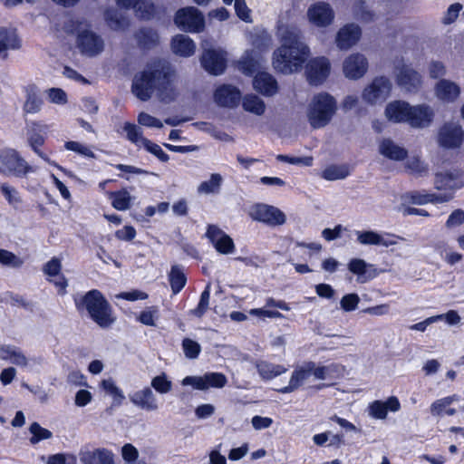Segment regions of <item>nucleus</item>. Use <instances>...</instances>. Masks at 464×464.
<instances>
[{
    "label": "nucleus",
    "mask_w": 464,
    "mask_h": 464,
    "mask_svg": "<svg viewBox=\"0 0 464 464\" xmlns=\"http://www.w3.org/2000/svg\"><path fill=\"white\" fill-rule=\"evenodd\" d=\"M276 36L280 45L273 53L274 69L285 75L301 72L310 57L311 50L303 41L300 30L281 18Z\"/></svg>",
    "instance_id": "1"
},
{
    "label": "nucleus",
    "mask_w": 464,
    "mask_h": 464,
    "mask_svg": "<svg viewBox=\"0 0 464 464\" xmlns=\"http://www.w3.org/2000/svg\"><path fill=\"white\" fill-rule=\"evenodd\" d=\"M175 72L165 61H157L135 75L132 82V92L141 101H148L154 93L164 102L177 96Z\"/></svg>",
    "instance_id": "2"
},
{
    "label": "nucleus",
    "mask_w": 464,
    "mask_h": 464,
    "mask_svg": "<svg viewBox=\"0 0 464 464\" xmlns=\"http://www.w3.org/2000/svg\"><path fill=\"white\" fill-rule=\"evenodd\" d=\"M75 304L80 312L86 311L102 328H108L115 322L111 306L99 290H91L76 298Z\"/></svg>",
    "instance_id": "3"
},
{
    "label": "nucleus",
    "mask_w": 464,
    "mask_h": 464,
    "mask_svg": "<svg viewBox=\"0 0 464 464\" xmlns=\"http://www.w3.org/2000/svg\"><path fill=\"white\" fill-rule=\"evenodd\" d=\"M262 67V58L255 51L246 52L239 62V69L246 75H253L254 89L264 96H273L278 92V84L275 77L266 72H259Z\"/></svg>",
    "instance_id": "4"
},
{
    "label": "nucleus",
    "mask_w": 464,
    "mask_h": 464,
    "mask_svg": "<svg viewBox=\"0 0 464 464\" xmlns=\"http://www.w3.org/2000/svg\"><path fill=\"white\" fill-rule=\"evenodd\" d=\"M337 110L335 99L326 92L314 95L307 108V120L314 129L323 128L332 120Z\"/></svg>",
    "instance_id": "5"
},
{
    "label": "nucleus",
    "mask_w": 464,
    "mask_h": 464,
    "mask_svg": "<svg viewBox=\"0 0 464 464\" xmlns=\"http://www.w3.org/2000/svg\"><path fill=\"white\" fill-rule=\"evenodd\" d=\"M0 172L22 178L34 169L15 150L5 149L0 150Z\"/></svg>",
    "instance_id": "6"
},
{
    "label": "nucleus",
    "mask_w": 464,
    "mask_h": 464,
    "mask_svg": "<svg viewBox=\"0 0 464 464\" xmlns=\"http://www.w3.org/2000/svg\"><path fill=\"white\" fill-rule=\"evenodd\" d=\"M177 26L187 32L198 33L204 29L203 14L196 7H185L179 10L175 16Z\"/></svg>",
    "instance_id": "7"
},
{
    "label": "nucleus",
    "mask_w": 464,
    "mask_h": 464,
    "mask_svg": "<svg viewBox=\"0 0 464 464\" xmlns=\"http://www.w3.org/2000/svg\"><path fill=\"white\" fill-rule=\"evenodd\" d=\"M250 216L253 219L272 227L283 225L286 221V217L283 211L266 204L254 206L250 210Z\"/></svg>",
    "instance_id": "8"
},
{
    "label": "nucleus",
    "mask_w": 464,
    "mask_h": 464,
    "mask_svg": "<svg viewBox=\"0 0 464 464\" xmlns=\"http://www.w3.org/2000/svg\"><path fill=\"white\" fill-rule=\"evenodd\" d=\"M305 74L310 84L317 86L322 84L329 76L331 63L326 57H315L307 61Z\"/></svg>",
    "instance_id": "9"
},
{
    "label": "nucleus",
    "mask_w": 464,
    "mask_h": 464,
    "mask_svg": "<svg viewBox=\"0 0 464 464\" xmlns=\"http://www.w3.org/2000/svg\"><path fill=\"white\" fill-rule=\"evenodd\" d=\"M354 234L357 242L362 246H391L398 243L399 240L404 238L389 233H378L373 230H356Z\"/></svg>",
    "instance_id": "10"
},
{
    "label": "nucleus",
    "mask_w": 464,
    "mask_h": 464,
    "mask_svg": "<svg viewBox=\"0 0 464 464\" xmlns=\"http://www.w3.org/2000/svg\"><path fill=\"white\" fill-rule=\"evenodd\" d=\"M76 43L80 52L89 57L96 56L104 50L102 37L91 30L80 32Z\"/></svg>",
    "instance_id": "11"
},
{
    "label": "nucleus",
    "mask_w": 464,
    "mask_h": 464,
    "mask_svg": "<svg viewBox=\"0 0 464 464\" xmlns=\"http://www.w3.org/2000/svg\"><path fill=\"white\" fill-rule=\"evenodd\" d=\"M392 83L385 77H377L362 92V99L370 104L382 102L390 95Z\"/></svg>",
    "instance_id": "12"
},
{
    "label": "nucleus",
    "mask_w": 464,
    "mask_h": 464,
    "mask_svg": "<svg viewBox=\"0 0 464 464\" xmlns=\"http://www.w3.org/2000/svg\"><path fill=\"white\" fill-rule=\"evenodd\" d=\"M464 140V130L457 122L445 123L439 131L438 142L446 149L460 147Z\"/></svg>",
    "instance_id": "13"
},
{
    "label": "nucleus",
    "mask_w": 464,
    "mask_h": 464,
    "mask_svg": "<svg viewBox=\"0 0 464 464\" xmlns=\"http://www.w3.org/2000/svg\"><path fill=\"white\" fill-rule=\"evenodd\" d=\"M434 184L438 190L451 193L453 197L457 189L464 187V172L459 169H453L437 173Z\"/></svg>",
    "instance_id": "14"
},
{
    "label": "nucleus",
    "mask_w": 464,
    "mask_h": 464,
    "mask_svg": "<svg viewBox=\"0 0 464 464\" xmlns=\"http://www.w3.org/2000/svg\"><path fill=\"white\" fill-rule=\"evenodd\" d=\"M203 47L202 66L209 73L221 74L226 68V53L221 49H207V43L203 44Z\"/></svg>",
    "instance_id": "15"
},
{
    "label": "nucleus",
    "mask_w": 464,
    "mask_h": 464,
    "mask_svg": "<svg viewBox=\"0 0 464 464\" xmlns=\"http://www.w3.org/2000/svg\"><path fill=\"white\" fill-rule=\"evenodd\" d=\"M215 249L223 255L232 254L235 250L233 239L215 225H209L206 233Z\"/></svg>",
    "instance_id": "16"
},
{
    "label": "nucleus",
    "mask_w": 464,
    "mask_h": 464,
    "mask_svg": "<svg viewBox=\"0 0 464 464\" xmlns=\"http://www.w3.org/2000/svg\"><path fill=\"white\" fill-rule=\"evenodd\" d=\"M395 77L398 85L408 92H413L420 84V74L400 61L395 65Z\"/></svg>",
    "instance_id": "17"
},
{
    "label": "nucleus",
    "mask_w": 464,
    "mask_h": 464,
    "mask_svg": "<svg viewBox=\"0 0 464 464\" xmlns=\"http://www.w3.org/2000/svg\"><path fill=\"white\" fill-rule=\"evenodd\" d=\"M368 70V62L363 54L353 53L343 63V72L346 78L357 80L362 78Z\"/></svg>",
    "instance_id": "18"
},
{
    "label": "nucleus",
    "mask_w": 464,
    "mask_h": 464,
    "mask_svg": "<svg viewBox=\"0 0 464 464\" xmlns=\"http://www.w3.org/2000/svg\"><path fill=\"white\" fill-rule=\"evenodd\" d=\"M434 116L433 109L427 104L411 105L408 124L412 128L424 129L432 123Z\"/></svg>",
    "instance_id": "19"
},
{
    "label": "nucleus",
    "mask_w": 464,
    "mask_h": 464,
    "mask_svg": "<svg viewBox=\"0 0 464 464\" xmlns=\"http://www.w3.org/2000/svg\"><path fill=\"white\" fill-rule=\"evenodd\" d=\"M307 17L313 24L325 27L334 21V13L329 4L319 2L308 8Z\"/></svg>",
    "instance_id": "20"
},
{
    "label": "nucleus",
    "mask_w": 464,
    "mask_h": 464,
    "mask_svg": "<svg viewBox=\"0 0 464 464\" xmlns=\"http://www.w3.org/2000/svg\"><path fill=\"white\" fill-rule=\"evenodd\" d=\"M348 270L357 276V282L367 283L375 278L382 271H378L372 264L362 258H352L347 264Z\"/></svg>",
    "instance_id": "21"
},
{
    "label": "nucleus",
    "mask_w": 464,
    "mask_h": 464,
    "mask_svg": "<svg viewBox=\"0 0 464 464\" xmlns=\"http://www.w3.org/2000/svg\"><path fill=\"white\" fill-rule=\"evenodd\" d=\"M401 409V403L397 397L391 396L386 401H374L368 406V415L375 420H385L388 412H397Z\"/></svg>",
    "instance_id": "22"
},
{
    "label": "nucleus",
    "mask_w": 464,
    "mask_h": 464,
    "mask_svg": "<svg viewBox=\"0 0 464 464\" xmlns=\"http://www.w3.org/2000/svg\"><path fill=\"white\" fill-rule=\"evenodd\" d=\"M131 403L146 411H156L159 403L156 395L150 387H143L129 395Z\"/></svg>",
    "instance_id": "23"
},
{
    "label": "nucleus",
    "mask_w": 464,
    "mask_h": 464,
    "mask_svg": "<svg viewBox=\"0 0 464 464\" xmlns=\"http://www.w3.org/2000/svg\"><path fill=\"white\" fill-rule=\"evenodd\" d=\"M27 140L31 147V149L36 153L42 160L45 162L49 163L52 166H54L58 169L62 170L67 175H71V172L63 169L62 166L58 165L56 162L51 160L49 157L40 149L41 146L44 145L45 141V138L42 133V130L38 128V126L34 125L28 132H27Z\"/></svg>",
    "instance_id": "24"
},
{
    "label": "nucleus",
    "mask_w": 464,
    "mask_h": 464,
    "mask_svg": "<svg viewBox=\"0 0 464 464\" xmlns=\"http://www.w3.org/2000/svg\"><path fill=\"white\" fill-rule=\"evenodd\" d=\"M313 362H304L293 371L288 385L279 390L281 393H291L303 386L311 375Z\"/></svg>",
    "instance_id": "25"
},
{
    "label": "nucleus",
    "mask_w": 464,
    "mask_h": 464,
    "mask_svg": "<svg viewBox=\"0 0 464 464\" xmlns=\"http://www.w3.org/2000/svg\"><path fill=\"white\" fill-rule=\"evenodd\" d=\"M82 464H114V456L106 449H82L79 452Z\"/></svg>",
    "instance_id": "26"
},
{
    "label": "nucleus",
    "mask_w": 464,
    "mask_h": 464,
    "mask_svg": "<svg viewBox=\"0 0 464 464\" xmlns=\"http://www.w3.org/2000/svg\"><path fill=\"white\" fill-rule=\"evenodd\" d=\"M361 34L362 31L359 25L346 24L337 33L336 44L340 49L347 50L359 41Z\"/></svg>",
    "instance_id": "27"
},
{
    "label": "nucleus",
    "mask_w": 464,
    "mask_h": 464,
    "mask_svg": "<svg viewBox=\"0 0 464 464\" xmlns=\"http://www.w3.org/2000/svg\"><path fill=\"white\" fill-rule=\"evenodd\" d=\"M0 359L20 367H27L30 362L19 347L7 343H0Z\"/></svg>",
    "instance_id": "28"
},
{
    "label": "nucleus",
    "mask_w": 464,
    "mask_h": 464,
    "mask_svg": "<svg viewBox=\"0 0 464 464\" xmlns=\"http://www.w3.org/2000/svg\"><path fill=\"white\" fill-rule=\"evenodd\" d=\"M61 270L62 260L58 257H53L43 268L44 273L49 277V280L60 290L64 291L68 284L65 277L61 274Z\"/></svg>",
    "instance_id": "29"
},
{
    "label": "nucleus",
    "mask_w": 464,
    "mask_h": 464,
    "mask_svg": "<svg viewBox=\"0 0 464 464\" xmlns=\"http://www.w3.org/2000/svg\"><path fill=\"white\" fill-rule=\"evenodd\" d=\"M437 98L445 102H453L460 94V87L454 82L442 79L435 85Z\"/></svg>",
    "instance_id": "30"
},
{
    "label": "nucleus",
    "mask_w": 464,
    "mask_h": 464,
    "mask_svg": "<svg viewBox=\"0 0 464 464\" xmlns=\"http://www.w3.org/2000/svg\"><path fill=\"white\" fill-rule=\"evenodd\" d=\"M215 102L224 107H234L240 100V92L231 85L218 87L214 94Z\"/></svg>",
    "instance_id": "31"
},
{
    "label": "nucleus",
    "mask_w": 464,
    "mask_h": 464,
    "mask_svg": "<svg viewBox=\"0 0 464 464\" xmlns=\"http://www.w3.org/2000/svg\"><path fill=\"white\" fill-rule=\"evenodd\" d=\"M21 47V41L16 31L12 28L0 27V56L7 57L9 50H17Z\"/></svg>",
    "instance_id": "32"
},
{
    "label": "nucleus",
    "mask_w": 464,
    "mask_h": 464,
    "mask_svg": "<svg viewBox=\"0 0 464 464\" xmlns=\"http://www.w3.org/2000/svg\"><path fill=\"white\" fill-rule=\"evenodd\" d=\"M411 105L402 101L390 102L385 109L387 119L393 122H406L410 115Z\"/></svg>",
    "instance_id": "33"
},
{
    "label": "nucleus",
    "mask_w": 464,
    "mask_h": 464,
    "mask_svg": "<svg viewBox=\"0 0 464 464\" xmlns=\"http://www.w3.org/2000/svg\"><path fill=\"white\" fill-rule=\"evenodd\" d=\"M379 152L384 158L394 161L403 160L408 154L405 148L395 143L391 139H383L380 141Z\"/></svg>",
    "instance_id": "34"
},
{
    "label": "nucleus",
    "mask_w": 464,
    "mask_h": 464,
    "mask_svg": "<svg viewBox=\"0 0 464 464\" xmlns=\"http://www.w3.org/2000/svg\"><path fill=\"white\" fill-rule=\"evenodd\" d=\"M116 2L123 8L133 7L136 15L140 19H150L154 14V5L147 0H116Z\"/></svg>",
    "instance_id": "35"
},
{
    "label": "nucleus",
    "mask_w": 464,
    "mask_h": 464,
    "mask_svg": "<svg viewBox=\"0 0 464 464\" xmlns=\"http://www.w3.org/2000/svg\"><path fill=\"white\" fill-rule=\"evenodd\" d=\"M256 368L264 380H272L287 372V368L281 364H275L267 361L256 362Z\"/></svg>",
    "instance_id": "36"
},
{
    "label": "nucleus",
    "mask_w": 464,
    "mask_h": 464,
    "mask_svg": "<svg viewBox=\"0 0 464 464\" xmlns=\"http://www.w3.org/2000/svg\"><path fill=\"white\" fill-rule=\"evenodd\" d=\"M171 48L176 54L188 57L195 53L196 45L188 36L178 34L172 39Z\"/></svg>",
    "instance_id": "37"
},
{
    "label": "nucleus",
    "mask_w": 464,
    "mask_h": 464,
    "mask_svg": "<svg viewBox=\"0 0 464 464\" xmlns=\"http://www.w3.org/2000/svg\"><path fill=\"white\" fill-rule=\"evenodd\" d=\"M109 199L111 200V206L119 210H128L132 204V197L127 188H121V190L114 192H105Z\"/></svg>",
    "instance_id": "38"
},
{
    "label": "nucleus",
    "mask_w": 464,
    "mask_h": 464,
    "mask_svg": "<svg viewBox=\"0 0 464 464\" xmlns=\"http://www.w3.org/2000/svg\"><path fill=\"white\" fill-rule=\"evenodd\" d=\"M411 200L413 204L423 205L430 202L443 203L452 199L451 193H440V194H429L423 192H412L410 195Z\"/></svg>",
    "instance_id": "39"
},
{
    "label": "nucleus",
    "mask_w": 464,
    "mask_h": 464,
    "mask_svg": "<svg viewBox=\"0 0 464 464\" xmlns=\"http://www.w3.org/2000/svg\"><path fill=\"white\" fill-rule=\"evenodd\" d=\"M457 401V397L447 396L433 401L430 407V411L433 416H443L444 414L452 416L456 413V410L450 408V405Z\"/></svg>",
    "instance_id": "40"
},
{
    "label": "nucleus",
    "mask_w": 464,
    "mask_h": 464,
    "mask_svg": "<svg viewBox=\"0 0 464 464\" xmlns=\"http://www.w3.org/2000/svg\"><path fill=\"white\" fill-rule=\"evenodd\" d=\"M100 387L107 395L111 397L113 405L120 406L122 404L125 400V395L113 379L108 378L102 380L100 382Z\"/></svg>",
    "instance_id": "41"
},
{
    "label": "nucleus",
    "mask_w": 464,
    "mask_h": 464,
    "mask_svg": "<svg viewBox=\"0 0 464 464\" xmlns=\"http://www.w3.org/2000/svg\"><path fill=\"white\" fill-rule=\"evenodd\" d=\"M222 182V176L218 173H213L208 180L198 185V193L203 195L218 194L220 191Z\"/></svg>",
    "instance_id": "42"
},
{
    "label": "nucleus",
    "mask_w": 464,
    "mask_h": 464,
    "mask_svg": "<svg viewBox=\"0 0 464 464\" xmlns=\"http://www.w3.org/2000/svg\"><path fill=\"white\" fill-rule=\"evenodd\" d=\"M169 281L174 295L179 294L187 283V277L179 266H173L169 273Z\"/></svg>",
    "instance_id": "43"
},
{
    "label": "nucleus",
    "mask_w": 464,
    "mask_h": 464,
    "mask_svg": "<svg viewBox=\"0 0 464 464\" xmlns=\"http://www.w3.org/2000/svg\"><path fill=\"white\" fill-rule=\"evenodd\" d=\"M350 172V167L346 164L330 165L324 169L322 177L326 180H337L345 179Z\"/></svg>",
    "instance_id": "44"
},
{
    "label": "nucleus",
    "mask_w": 464,
    "mask_h": 464,
    "mask_svg": "<svg viewBox=\"0 0 464 464\" xmlns=\"http://www.w3.org/2000/svg\"><path fill=\"white\" fill-rule=\"evenodd\" d=\"M122 129L126 133L127 140L133 143L136 147L141 148L142 143L147 139L143 136L141 128L134 123L125 122Z\"/></svg>",
    "instance_id": "45"
},
{
    "label": "nucleus",
    "mask_w": 464,
    "mask_h": 464,
    "mask_svg": "<svg viewBox=\"0 0 464 464\" xmlns=\"http://www.w3.org/2000/svg\"><path fill=\"white\" fill-rule=\"evenodd\" d=\"M251 43L258 53L266 52L272 44V37L266 31L260 30L251 36Z\"/></svg>",
    "instance_id": "46"
},
{
    "label": "nucleus",
    "mask_w": 464,
    "mask_h": 464,
    "mask_svg": "<svg viewBox=\"0 0 464 464\" xmlns=\"http://www.w3.org/2000/svg\"><path fill=\"white\" fill-rule=\"evenodd\" d=\"M27 98L24 106L27 113H35L40 111L42 106V100L38 96L35 86H29L26 89Z\"/></svg>",
    "instance_id": "47"
},
{
    "label": "nucleus",
    "mask_w": 464,
    "mask_h": 464,
    "mask_svg": "<svg viewBox=\"0 0 464 464\" xmlns=\"http://www.w3.org/2000/svg\"><path fill=\"white\" fill-rule=\"evenodd\" d=\"M243 108L246 111L261 115L264 113L266 106L259 97L254 94H248L243 98Z\"/></svg>",
    "instance_id": "48"
},
{
    "label": "nucleus",
    "mask_w": 464,
    "mask_h": 464,
    "mask_svg": "<svg viewBox=\"0 0 464 464\" xmlns=\"http://www.w3.org/2000/svg\"><path fill=\"white\" fill-rule=\"evenodd\" d=\"M0 191L13 208H17L22 204L20 193L14 187L7 183H2L0 185Z\"/></svg>",
    "instance_id": "49"
},
{
    "label": "nucleus",
    "mask_w": 464,
    "mask_h": 464,
    "mask_svg": "<svg viewBox=\"0 0 464 464\" xmlns=\"http://www.w3.org/2000/svg\"><path fill=\"white\" fill-rule=\"evenodd\" d=\"M202 377L206 390L223 388L227 382V377L221 372H207Z\"/></svg>",
    "instance_id": "50"
},
{
    "label": "nucleus",
    "mask_w": 464,
    "mask_h": 464,
    "mask_svg": "<svg viewBox=\"0 0 464 464\" xmlns=\"http://www.w3.org/2000/svg\"><path fill=\"white\" fill-rule=\"evenodd\" d=\"M105 20L113 30H121L128 25V20L115 10H108L105 13Z\"/></svg>",
    "instance_id": "51"
},
{
    "label": "nucleus",
    "mask_w": 464,
    "mask_h": 464,
    "mask_svg": "<svg viewBox=\"0 0 464 464\" xmlns=\"http://www.w3.org/2000/svg\"><path fill=\"white\" fill-rule=\"evenodd\" d=\"M151 387L160 394H166L172 390V382L168 378L166 373H161L151 379Z\"/></svg>",
    "instance_id": "52"
},
{
    "label": "nucleus",
    "mask_w": 464,
    "mask_h": 464,
    "mask_svg": "<svg viewBox=\"0 0 464 464\" xmlns=\"http://www.w3.org/2000/svg\"><path fill=\"white\" fill-rule=\"evenodd\" d=\"M0 264L9 268H20L24 260L8 250L0 249Z\"/></svg>",
    "instance_id": "53"
},
{
    "label": "nucleus",
    "mask_w": 464,
    "mask_h": 464,
    "mask_svg": "<svg viewBox=\"0 0 464 464\" xmlns=\"http://www.w3.org/2000/svg\"><path fill=\"white\" fill-rule=\"evenodd\" d=\"M313 369L311 370V375L314 377L316 380H326L333 376V373L336 372L338 366L334 363L325 365V366H318L315 362H313Z\"/></svg>",
    "instance_id": "54"
},
{
    "label": "nucleus",
    "mask_w": 464,
    "mask_h": 464,
    "mask_svg": "<svg viewBox=\"0 0 464 464\" xmlns=\"http://www.w3.org/2000/svg\"><path fill=\"white\" fill-rule=\"evenodd\" d=\"M64 148L67 150L73 151L85 158H95V154L92 150L91 147L79 141H66L64 143Z\"/></svg>",
    "instance_id": "55"
},
{
    "label": "nucleus",
    "mask_w": 464,
    "mask_h": 464,
    "mask_svg": "<svg viewBox=\"0 0 464 464\" xmlns=\"http://www.w3.org/2000/svg\"><path fill=\"white\" fill-rule=\"evenodd\" d=\"M406 169L413 175L422 176L427 173V165L419 157L409 158L406 162Z\"/></svg>",
    "instance_id": "56"
},
{
    "label": "nucleus",
    "mask_w": 464,
    "mask_h": 464,
    "mask_svg": "<svg viewBox=\"0 0 464 464\" xmlns=\"http://www.w3.org/2000/svg\"><path fill=\"white\" fill-rule=\"evenodd\" d=\"M29 430L33 435L30 440L33 444H36L43 440H47L52 437V432L41 427L37 422L32 423Z\"/></svg>",
    "instance_id": "57"
},
{
    "label": "nucleus",
    "mask_w": 464,
    "mask_h": 464,
    "mask_svg": "<svg viewBox=\"0 0 464 464\" xmlns=\"http://www.w3.org/2000/svg\"><path fill=\"white\" fill-rule=\"evenodd\" d=\"M209 298L210 284H208L206 286V289L201 293L199 303L198 306L191 311V313L198 317H201L208 308Z\"/></svg>",
    "instance_id": "58"
},
{
    "label": "nucleus",
    "mask_w": 464,
    "mask_h": 464,
    "mask_svg": "<svg viewBox=\"0 0 464 464\" xmlns=\"http://www.w3.org/2000/svg\"><path fill=\"white\" fill-rule=\"evenodd\" d=\"M137 38L139 43L144 47H150L159 40L158 34L151 29L140 30L137 34Z\"/></svg>",
    "instance_id": "59"
},
{
    "label": "nucleus",
    "mask_w": 464,
    "mask_h": 464,
    "mask_svg": "<svg viewBox=\"0 0 464 464\" xmlns=\"http://www.w3.org/2000/svg\"><path fill=\"white\" fill-rule=\"evenodd\" d=\"M158 318L159 309L155 306H150L140 314L139 321L145 325L155 326Z\"/></svg>",
    "instance_id": "60"
},
{
    "label": "nucleus",
    "mask_w": 464,
    "mask_h": 464,
    "mask_svg": "<svg viewBox=\"0 0 464 464\" xmlns=\"http://www.w3.org/2000/svg\"><path fill=\"white\" fill-rule=\"evenodd\" d=\"M141 148H144L148 152L156 156L160 161L167 162L169 160V155L164 152L161 147L151 140L146 139L142 143Z\"/></svg>",
    "instance_id": "61"
},
{
    "label": "nucleus",
    "mask_w": 464,
    "mask_h": 464,
    "mask_svg": "<svg viewBox=\"0 0 464 464\" xmlns=\"http://www.w3.org/2000/svg\"><path fill=\"white\" fill-rule=\"evenodd\" d=\"M182 348L185 356L189 359H196L201 351L200 345L196 341L189 338L183 340Z\"/></svg>",
    "instance_id": "62"
},
{
    "label": "nucleus",
    "mask_w": 464,
    "mask_h": 464,
    "mask_svg": "<svg viewBox=\"0 0 464 464\" xmlns=\"http://www.w3.org/2000/svg\"><path fill=\"white\" fill-rule=\"evenodd\" d=\"M137 121L140 125L148 128L160 129L163 127V123L160 120L146 112H140L138 115Z\"/></svg>",
    "instance_id": "63"
},
{
    "label": "nucleus",
    "mask_w": 464,
    "mask_h": 464,
    "mask_svg": "<svg viewBox=\"0 0 464 464\" xmlns=\"http://www.w3.org/2000/svg\"><path fill=\"white\" fill-rule=\"evenodd\" d=\"M360 302V297L357 294H347L343 295L340 301L341 308L345 312L354 311Z\"/></svg>",
    "instance_id": "64"
}]
</instances>
